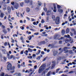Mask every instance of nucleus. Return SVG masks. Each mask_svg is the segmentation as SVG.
<instances>
[{"mask_svg":"<svg viewBox=\"0 0 76 76\" xmlns=\"http://www.w3.org/2000/svg\"><path fill=\"white\" fill-rule=\"evenodd\" d=\"M7 69L8 70H11L10 72L11 73H13L15 72V66H14L12 67V64L9 63L7 65Z\"/></svg>","mask_w":76,"mask_h":76,"instance_id":"f257e3e1","label":"nucleus"},{"mask_svg":"<svg viewBox=\"0 0 76 76\" xmlns=\"http://www.w3.org/2000/svg\"><path fill=\"white\" fill-rule=\"evenodd\" d=\"M41 67H45V66L44 65H42L39 67L38 70L39 73H42V72L43 71V69L42 68H41Z\"/></svg>","mask_w":76,"mask_h":76,"instance_id":"f03ea898","label":"nucleus"},{"mask_svg":"<svg viewBox=\"0 0 76 76\" xmlns=\"http://www.w3.org/2000/svg\"><path fill=\"white\" fill-rule=\"evenodd\" d=\"M59 38H60V36H59V34H56L54 36L53 38L54 39L59 40Z\"/></svg>","mask_w":76,"mask_h":76,"instance_id":"7ed1b4c3","label":"nucleus"},{"mask_svg":"<svg viewBox=\"0 0 76 76\" xmlns=\"http://www.w3.org/2000/svg\"><path fill=\"white\" fill-rule=\"evenodd\" d=\"M55 23L56 25H58L60 23V18L58 17H56V19L55 21Z\"/></svg>","mask_w":76,"mask_h":76,"instance_id":"20e7f679","label":"nucleus"},{"mask_svg":"<svg viewBox=\"0 0 76 76\" xmlns=\"http://www.w3.org/2000/svg\"><path fill=\"white\" fill-rule=\"evenodd\" d=\"M7 11L8 13L10 14L11 12V8L9 6H8L7 7Z\"/></svg>","mask_w":76,"mask_h":76,"instance_id":"39448f33","label":"nucleus"},{"mask_svg":"<svg viewBox=\"0 0 76 76\" xmlns=\"http://www.w3.org/2000/svg\"><path fill=\"white\" fill-rule=\"evenodd\" d=\"M70 48H68L67 47H64L63 49L61 50V53L63 51H66V50H67V49H69Z\"/></svg>","mask_w":76,"mask_h":76,"instance_id":"423d86ee","label":"nucleus"},{"mask_svg":"<svg viewBox=\"0 0 76 76\" xmlns=\"http://www.w3.org/2000/svg\"><path fill=\"white\" fill-rule=\"evenodd\" d=\"M53 5L54 9L53 10V12H55V13H56V11H57V9H56V4H53Z\"/></svg>","mask_w":76,"mask_h":76,"instance_id":"0eeeda50","label":"nucleus"},{"mask_svg":"<svg viewBox=\"0 0 76 76\" xmlns=\"http://www.w3.org/2000/svg\"><path fill=\"white\" fill-rule=\"evenodd\" d=\"M19 7V5L18 3L16 4L14 6V8L16 9H18Z\"/></svg>","mask_w":76,"mask_h":76,"instance_id":"6e6552de","label":"nucleus"},{"mask_svg":"<svg viewBox=\"0 0 76 76\" xmlns=\"http://www.w3.org/2000/svg\"><path fill=\"white\" fill-rule=\"evenodd\" d=\"M48 47H51V48H55V46L53 44H49V45L48 46Z\"/></svg>","mask_w":76,"mask_h":76,"instance_id":"1a4fd4ad","label":"nucleus"},{"mask_svg":"<svg viewBox=\"0 0 76 76\" xmlns=\"http://www.w3.org/2000/svg\"><path fill=\"white\" fill-rule=\"evenodd\" d=\"M49 69H50V68H48L46 69L44 71L42 72V75H45V72H46V71H48Z\"/></svg>","mask_w":76,"mask_h":76,"instance_id":"9d476101","label":"nucleus"},{"mask_svg":"<svg viewBox=\"0 0 76 76\" xmlns=\"http://www.w3.org/2000/svg\"><path fill=\"white\" fill-rule=\"evenodd\" d=\"M71 31L72 32H74V34L75 35H76V31H75V29L74 28H72L71 29Z\"/></svg>","mask_w":76,"mask_h":76,"instance_id":"9b49d317","label":"nucleus"},{"mask_svg":"<svg viewBox=\"0 0 76 76\" xmlns=\"http://www.w3.org/2000/svg\"><path fill=\"white\" fill-rule=\"evenodd\" d=\"M4 14L3 12H1V15L0 16L1 18H3L4 17Z\"/></svg>","mask_w":76,"mask_h":76,"instance_id":"f8f14e48","label":"nucleus"},{"mask_svg":"<svg viewBox=\"0 0 76 76\" xmlns=\"http://www.w3.org/2000/svg\"><path fill=\"white\" fill-rule=\"evenodd\" d=\"M2 31L5 34H6L7 33V31L5 29H2Z\"/></svg>","mask_w":76,"mask_h":76,"instance_id":"ddd939ff","label":"nucleus"},{"mask_svg":"<svg viewBox=\"0 0 76 76\" xmlns=\"http://www.w3.org/2000/svg\"><path fill=\"white\" fill-rule=\"evenodd\" d=\"M58 12L61 13H62L63 12V10L61 9H59L58 10Z\"/></svg>","mask_w":76,"mask_h":76,"instance_id":"4468645a","label":"nucleus"},{"mask_svg":"<svg viewBox=\"0 0 76 76\" xmlns=\"http://www.w3.org/2000/svg\"><path fill=\"white\" fill-rule=\"evenodd\" d=\"M61 33H62V35H64L65 34V30H64V29H63L61 31Z\"/></svg>","mask_w":76,"mask_h":76,"instance_id":"2eb2a0df","label":"nucleus"},{"mask_svg":"<svg viewBox=\"0 0 76 76\" xmlns=\"http://www.w3.org/2000/svg\"><path fill=\"white\" fill-rule=\"evenodd\" d=\"M62 58V57L61 56H58L57 58V60H61Z\"/></svg>","mask_w":76,"mask_h":76,"instance_id":"dca6fc26","label":"nucleus"},{"mask_svg":"<svg viewBox=\"0 0 76 76\" xmlns=\"http://www.w3.org/2000/svg\"><path fill=\"white\" fill-rule=\"evenodd\" d=\"M28 51H29V52H30V53H32V51H34V50H32V49H30V48H28Z\"/></svg>","mask_w":76,"mask_h":76,"instance_id":"f3484780","label":"nucleus"},{"mask_svg":"<svg viewBox=\"0 0 76 76\" xmlns=\"http://www.w3.org/2000/svg\"><path fill=\"white\" fill-rule=\"evenodd\" d=\"M26 12H28V13H29V12H30V8L28 7L26 8Z\"/></svg>","mask_w":76,"mask_h":76,"instance_id":"a211bd4d","label":"nucleus"},{"mask_svg":"<svg viewBox=\"0 0 76 76\" xmlns=\"http://www.w3.org/2000/svg\"><path fill=\"white\" fill-rule=\"evenodd\" d=\"M57 54V52L56 51H55L53 52V54L54 56H56Z\"/></svg>","mask_w":76,"mask_h":76,"instance_id":"6ab92c4d","label":"nucleus"},{"mask_svg":"<svg viewBox=\"0 0 76 76\" xmlns=\"http://www.w3.org/2000/svg\"><path fill=\"white\" fill-rule=\"evenodd\" d=\"M11 17L10 15L8 16V20L10 22H12V20H11L10 19V18Z\"/></svg>","mask_w":76,"mask_h":76,"instance_id":"aec40b11","label":"nucleus"},{"mask_svg":"<svg viewBox=\"0 0 76 76\" xmlns=\"http://www.w3.org/2000/svg\"><path fill=\"white\" fill-rule=\"evenodd\" d=\"M51 71H49V72H48L47 75V76H50V75H51Z\"/></svg>","mask_w":76,"mask_h":76,"instance_id":"412c9836","label":"nucleus"},{"mask_svg":"<svg viewBox=\"0 0 76 76\" xmlns=\"http://www.w3.org/2000/svg\"><path fill=\"white\" fill-rule=\"evenodd\" d=\"M28 53V50H26V51L24 52V54H25L26 56H27Z\"/></svg>","mask_w":76,"mask_h":76,"instance_id":"4be33fe9","label":"nucleus"},{"mask_svg":"<svg viewBox=\"0 0 76 76\" xmlns=\"http://www.w3.org/2000/svg\"><path fill=\"white\" fill-rule=\"evenodd\" d=\"M69 53L71 54H73V51H72V50H71L69 51Z\"/></svg>","mask_w":76,"mask_h":76,"instance_id":"5701e85b","label":"nucleus"},{"mask_svg":"<svg viewBox=\"0 0 76 76\" xmlns=\"http://www.w3.org/2000/svg\"><path fill=\"white\" fill-rule=\"evenodd\" d=\"M2 52H3L4 54H6V50H5L3 49L2 50Z\"/></svg>","mask_w":76,"mask_h":76,"instance_id":"b1692460","label":"nucleus"},{"mask_svg":"<svg viewBox=\"0 0 76 76\" xmlns=\"http://www.w3.org/2000/svg\"><path fill=\"white\" fill-rule=\"evenodd\" d=\"M69 29L68 28H67L66 30V34H68V33L69 32Z\"/></svg>","mask_w":76,"mask_h":76,"instance_id":"393cba45","label":"nucleus"},{"mask_svg":"<svg viewBox=\"0 0 76 76\" xmlns=\"http://www.w3.org/2000/svg\"><path fill=\"white\" fill-rule=\"evenodd\" d=\"M52 18L53 19V20H56V17H55V16L52 15Z\"/></svg>","mask_w":76,"mask_h":76,"instance_id":"a878e982","label":"nucleus"},{"mask_svg":"<svg viewBox=\"0 0 76 76\" xmlns=\"http://www.w3.org/2000/svg\"><path fill=\"white\" fill-rule=\"evenodd\" d=\"M40 53H41V50H39L38 51V52L36 53V54H37V55H38V54H39Z\"/></svg>","mask_w":76,"mask_h":76,"instance_id":"bb28decb","label":"nucleus"},{"mask_svg":"<svg viewBox=\"0 0 76 76\" xmlns=\"http://www.w3.org/2000/svg\"><path fill=\"white\" fill-rule=\"evenodd\" d=\"M7 58H9V57H10V54H9V53H7Z\"/></svg>","mask_w":76,"mask_h":76,"instance_id":"cd10ccee","label":"nucleus"},{"mask_svg":"<svg viewBox=\"0 0 76 76\" xmlns=\"http://www.w3.org/2000/svg\"><path fill=\"white\" fill-rule=\"evenodd\" d=\"M38 4L39 6H41L42 5V3L39 1H38Z\"/></svg>","mask_w":76,"mask_h":76,"instance_id":"c85d7f7f","label":"nucleus"},{"mask_svg":"<svg viewBox=\"0 0 76 76\" xmlns=\"http://www.w3.org/2000/svg\"><path fill=\"white\" fill-rule=\"evenodd\" d=\"M28 38L29 39V40H31V39H32V36H29V37H28Z\"/></svg>","mask_w":76,"mask_h":76,"instance_id":"c756f323","label":"nucleus"},{"mask_svg":"<svg viewBox=\"0 0 76 76\" xmlns=\"http://www.w3.org/2000/svg\"><path fill=\"white\" fill-rule=\"evenodd\" d=\"M26 33L27 34H28V35H29V34H31V31L28 32V31H27L26 32Z\"/></svg>","mask_w":76,"mask_h":76,"instance_id":"7c9ffc66","label":"nucleus"},{"mask_svg":"<svg viewBox=\"0 0 76 76\" xmlns=\"http://www.w3.org/2000/svg\"><path fill=\"white\" fill-rule=\"evenodd\" d=\"M25 2L26 3H29V0H25Z\"/></svg>","mask_w":76,"mask_h":76,"instance_id":"2f4dec72","label":"nucleus"},{"mask_svg":"<svg viewBox=\"0 0 76 76\" xmlns=\"http://www.w3.org/2000/svg\"><path fill=\"white\" fill-rule=\"evenodd\" d=\"M55 65H56V64H53L52 65V68H54V67H55Z\"/></svg>","mask_w":76,"mask_h":76,"instance_id":"473e14b6","label":"nucleus"},{"mask_svg":"<svg viewBox=\"0 0 76 76\" xmlns=\"http://www.w3.org/2000/svg\"><path fill=\"white\" fill-rule=\"evenodd\" d=\"M48 58V56H46L45 58H44V59L43 60V61H45L46 60V59Z\"/></svg>","mask_w":76,"mask_h":76,"instance_id":"72a5a7b5","label":"nucleus"},{"mask_svg":"<svg viewBox=\"0 0 76 76\" xmlns=\"http://www.w3.org/2000/svg\"><path fill=\"white\" fill-rule=\"evenodd\" d=\"M37 60H39L40 59H41V57L40 56H39L37 57V58H36Z\"/></svg>","mask_w":76,"mask_h":76,"instance_id":"f704fd0d","label":"nucleus"},{"mask_svg":"<svg viewBox=\"0 0 76 76\" xmlns=\"http://www.w3.org/2000/svg\"><path fill=\"white\" fill-rule=\"evenodd\" d=\"M29 2L30 3V4L31 5H32V2L33 1L32 0H29Z\"/></svg>","mask_w":76,"mask_h":76,"instance_id":"c9c22d12","label":"nucleus"},{"mask_svg":"<svg viewBox=\"0 0 76 76\" xmlns=\"http://www.w3.org/2000/svg\"><path fill=\"white\" fill-rule=\"evenodd\" d=\"M20 4L21 6L22 7H23V4H24L23 2H22L21 3H20Z\"/></svg>","mask_w":76,"mask_h":76,"instance_id":"e433bc0d","label":"nucleus"},{"mask_svg":"<svg viewBox=\"0 0 76 76\" xmlns=\"http://www.w3.org/2000/svg\"><path fill=\"white\" fill-rule=\"evenodd\" d=\"M13 57V55H11L8 58V59H11V58Z\"/></svg>","mask_w":76,"mask_h":76,"instance_id":"4c0bfd02","label":"nucleus"},{"mask_svg":"<svg viewBox=\"0 0 76 76\" xmlns=\"http://www.w3.org/2000/svg\"><path fill=\"white\" fill-rule=\"evenodd\" d=\"M20 28L22 30H23L24 29V27L22 26H21L20 27Z\"/></svg>","mask_w":76,"mask_h":76,"instance_id":"58836bf2","label":"nucleus"},{"mask_svg":"<svg viewBox=\"0 0 76 76\" xmlns=\"http://www.w3.org/2000/svg\"><path fill=\"white\" fill-rule=\"evenodd\" d=\"M39 34V32L35 33L34 34V35H38Z\"/></svg>","mask_w":76,"mask_h":76,"instance_id":"ea45409f","label":"nucleus"},{"mask_svg":"<svg viewBox=\"0 0 76 76\" xmlns=\"http://www.w3.org/2000/svg\"><path fill=\"white\" fill-rule=\"evenodd\" d=\"M60 7H61V6H60L59 5H57V8H58V9H60Z\"/></svg>","mask_w":76,"mask_h":76,"instance_id":"a19ab883","label":"nucleus"},{"mask_svg":"<svg viewBox=\"0 0 76 76\" xmlns=\"http://www.w3.org/2000/svg\"><path fill=\"white\" fill-rule=\"evenodd\" d=\"M13 37H17L18 35L16 34H14L13 35Z\"/></svg>","mask_w":76,"mask_h":76,"instance_id":"79ce46f5","label":"nucleus"},{"mask_svg":"<svg viewBox=\"0 0 76 76\" xmlns=\"http://www.w3.org/2000/svg\"><path fill=\"white\" fill-rule=\"evenodd\" d=\"M28 58H32V56H28L27 57Z\"/></svg>","mask_w":76,"mask_h":76,"instance_id":"37998d69","label":"nucleus"},{"mask_svg":"<svg viewBox=\"0 0 76 76\" xmlns=\"http://www.w3.org/2000/svg\"><path fill=\"white\" fill-rule=\"evenodd\" d=\"M69 52V50H66L65 51L64 53H67Z\"/></svg>","mask_w":76,"mask_h":76,"instance_id":"c03bdc74","label":"nucleus"},{"mask_svg":"<svg viewBox=\"0 0 76 76\" xmlns=\"http://www.w3.org/2000/svg\"><path fill=\"white\" fill-rule=\"evenodd\" d=\"M4 46H6L7 45V42H5L4 43Z\"/></svg>","mask_w":76,"mask_h":76,"instance_id":"a18cd8bd","label":"nucleus"},{"mask_svg":"<svg viewBox=\"0 0 76 76\" xmlns=\"http://www.w3.org/2000/svg\"><path fill=\"white\" fill-rule=\"evenodd\" d=\"M3 58H4V60L5 61H6L7 60V58L5 57H3Z\"/></svg>","mask_w":76,"mask_h":76,"instance_id":"49530a36","label":"nucleus"},{"mask_svg":"<svg viewBox=\"0 0 76 76\" xmlns=\"http://www.w3.org/2000/svg\"><path fill=\"white\" fill-rule=\"evenodd\" d=\"M40 42L43 44H45V41H41Z\"/></svg>","mask_w":76,"mask_h":76,"instance_id":"de8ad7c7","label":"nucleus"},{"mask_svg":"<svg viewBox=\"0 0 76 76\" xmlns=\"http://www.w3.org/2000/svg\"><path fill=\"white\" fill-rule=\"evenodd\" d=\"M44 10V11H45V12H47V9L46 8H44L43 9Z\"/></svg>","mask_w":76,"mask_h":76,"instance_id":"09e8293b","label":"nucleus"},{"mask_svg":"<svg viewBox=\"0 0 76 76\" xmlns=\"http://www.w3.org/2000/svg\"><path fill=\"white\" fill-rule=\"evenodd\" d=\"M1 76H4V73L2 72L1 75Z\"/></svg>","mask_w":76,"mask_h":76,"instance_id":"8fccbe9b","label":"nucleus"},{"mask_svg":"<svg viewBox=\"0 0 76 76\" xmlns=\"http://www.w3.org/2000/svg\"><path fill=\"white\" fill-rule=\"evenodd\" d=\"M2 29H5L6 27L4 25H2Z\"/></svg>","mask_w":76,"mask_h":76,"instance_id":"3c124183","label":"nucleus"},{"mask_svg":"<svg viewBox=\"0 0 76 76\" xmlns=\"http://www.w3.org/2000/svg\"><path fill=\"white\" fill-rule=\"evenodd\" d=\"M20 40H24V39H23V37H20Z\"/></svg>","mask_w":76,"mask_h":76,"instance_id":"603ef678","label":"nucleus"},{"mask_svg":"<svg viewBox=\"0 0 76 76\" xmlns=\"http://www.w3.org/2000/svg\"><path fill=\"white\" fill-rule=\"evenodd\" d=\"M16 14L17 16H19V15H20V14L19 13H18L17 12H16Z\"/></svg>","mask_w":76,"mask_h":76,"instance_id":"864d4df0","label":"nucleus"},{"mask_svg":"<svg viewBox=\"0 0 76 76\" xmlns=\"http://www.w3.org/2000/svg\"><path fill=\"white\" fill-rule=\"evenodd\" d=\"M29 47H30V48H34V46H32V45H30L29 46Z\"/></svg>","mask_w":76,"mask_h":76,"instance_id":"5fc2aeb1","label":"nucleus"},{"mask_svg":"<svg viewBox=\"0 0 76 76\" xmlns=\"http://www.w3.org/2000/svg\"><path fill=\"white\" fill-rule=\"evenodd\" d=\"M11 4H12V5L14 6V4H15V2L13 1L12 2H11Z\"/></svg>","mask_w":76,"mask_h":76,"instance_id":"6e6d98bb","label":"nucleus"},{"mask_svg":"<svg viewBox=\"0 0 76 76\" xmlns=\"http://www.w3.org/2000/svg\"><path fill=\"white\" fill-rule=\"evenodd\" d=\"M63 73V71H61L59 72V74H60L61 73Z\"/></svg>","mask_w":76,"mask_h":76,"instance_id":"4d7b16f0","label":"nucleus"},{"mask_svg":"<svg viewBox=\"0 0 76 76\" xmlns=\"http://www.w3.org/2000/svg\"><path fill=\"white\" fill-rule=\"evenodd\" d=\"M31 21L32 22H34V21H35V19H34V18H31Z\"/></svg>","mask_w":76,"mask_h":76,"instance_id":"13d9d810","label":"nucleus"},{"mask_svg":"<svg viewBox=\"0 0 76 76\" xmlns=\"http://www.w3.org/2000/svg\"><path fill=\"white\" fill-rule=\"evenodd\" d=\"M10 0H7V4H9L10 3Z\"/></svg>","mask_w":76,"mask_h":76,"instance_id":"bf43d9fd","label":"nucleus"},{"mask_svg":"<svg viewBox=\"0 0 76 76\" xmlns=\"http://www.w3.org/2000/svg\"><path fill=\"white\" fill-rule=\"evenodd\" d=\"M32 69H30V70H28V73H29V72H32Z\"/></svg>","mask_w":76,"mask_h":76,"instance_id":"052dcab7","label":"nucleus"},{"mask_svg":"<svg viewBox=\"0 0 76 76\" xmlns=\"http://www.w3.org/2000/svg\"><path fill=\"white\" fill-rule=\"evenodd\" d=\"M63 39V37H62L60 38H59L58 40H61V39Z\"/></svg>","mask_w":76,"mask_h":76,"instance_id":"680f3d73","label":"nucleus"},{"mask_svg":"<svg viewBox=\"0 0 76 76\" xmlns=\"http://www.w3.org/2000/svg\"><path fill=\"white\" fill-rule=\"evenodd\" d=\"M59 44H62V40H60L59 41Z\"/></svg>","mask_w":76,"mask_h":76,"instance_id":"e2e57ef3","label":"nucleus"},{"mask_svg":"<svg viewBox=\"0 0 76 76\" xmlns=\"http://www.w3.org/2000/svg\"><path fill=\"white\" fill-rule=\"evenodd\" d=\"M34 69H37V65L34 66Z\"/></svg>","mask_w":76,"mask_h":76,"instance_id":"0e129e2a","label":"nucleus"},{"mask_svg":"<svg viewBox=\"0 0 76 76\" xmlns=\"http://www.w3.org/2000/svg\"><path fill=\"white\" fill-rule=\"evenodd\" d=\"M47 13H51V11L50 10H48L47 11Z\"/></svg>","mask_w":76,"mask_h":76,"instance_id":"69168bd1","label":"nucleus"},{"mask_svg":"<svg viewBox=\"0 0 76 76\" xmlns=\"http://www.w3.org/2000/svg\"><path fill=\"white\" fill-rule=\"evenodd\" d=\"M4 76H12L11 75H8L7 74H6Z\"/></svg>","mask_w":76,"mask_h":76,"instance_id":"338daca9","label":"nucleus"},{"mask_svg":"<svg viewBox=\"0 0 76 76\" xmlns=\"http://www.w3.org/2000/svg\"><path fill=\"white\" fill-rule=\"evenodd\" d=\"M61 76H67V75L62 74V75H61Z\"/></svg>","mask_w":76,"mask_h":76,"instance_id":"774afa93","label":"nucleus"}]
</instances>
